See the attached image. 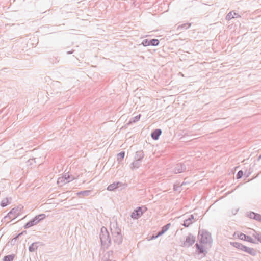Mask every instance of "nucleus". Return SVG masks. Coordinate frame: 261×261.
I'll list each match as a JSON object with an SVG mask.
<instances>
[{
    "instance_id": "obj_24",
    "label": "nucleus",
    "mask_w": 261,
    "mask_h": 261,
    "mask_svg": "<svg viewBox=\"0 0 261 261\" xmlns=\"http://www.w3.org/2000/svg\"><path fill=\"white\" fill-rule=\"evenodd\" d=\"M191 24L190 23H186L182 24L181 25H179L177 27L178 30H181V29H187L189 28L191 26Z\"/></svg>"
},
{
    "instance_id": "obj_34",
    "label": "nucleus",
    "mask_w": 261,
    "mask_h": 261,
    "mask_svg": "<svg viewBox=\"0 0 261 261\" xmlns=\"http://www.w3.org/2000/svg\"><path fill=\"white\" fill-rule=\"evenodd\" d=\"M23 234V232H21V233H19L18 234H17L15 238H14L12 240V242L13 241H16L17 240V239L20 237L21 236L22 234Z\"/></svg>"
},
{
    "instance_id": "obj_31",
    "label": "nucleus",
    "mask_w": 261,
    "mask_h": 261,
    "mask_svg": "<svg viewBox=\"0 0 261 261\" xmlns=\"http://www.w3.org/2000/svg\"><path fill=\"white\" fill-rule=\"evenodd\" d=\"M255 214L254 212H251L247 214V216L251 219H254Z\"/></svg>"
},
{
    "instance_id": "obj_19",
    "label": "nucleus",
    "mask_w": 261,
    "mask_h": 261,
    "mask_svg": "<svg viewBox=\"0 0 261 261\" xmlns=\"http://www.w3.org/2000/svg\"><path fill=\"white\" fill-rule=\"evenodd\" d=\"M231 245L233 246L234 247L239 249L242 251L243 250L244 248L245 247V245L239 243V242H231Z\"/></svg>"
},
{
    "instance_id": "obj_2",
    "label": "nucleus",
    "mask_w": 261,
    "mask_h": 261,
    "mask_svg": "<svg viewBox=\"0 0 261 261\" xmlns=\"http://www.w3.org/2000/svg\"><path fill=\"white\" fill-rule=\"evenodd\" d=\"M110 229L114 243L117 244H121L122 242L123 237L121 229L117 227V224H113V226L111 225Z\"/></svg>"
},
{
    "instance_id": "obj_23",
    "label": "nucleus",
    "mask_w": 261,
    "mask_h": 261,
    "mask_svg": "<svg viewBox=\"0 0 261 261\" xmlns=\"http://www.w3.org/2000/svg\"><path fill=\"white\" fill-rule=\"evenodd\" d=\"M15 254L5 255L3 259V261H12L15 258Z\"/></svg>"
},
{
    "instance_id": "obj_9",
    "label": "nucleus",
    "mask_w": 261,
    "mask_h": 261,
    "mask_svg": "<svg viewBox=\"0 0 261 261\" xmlns=\"http://www.w3.org/2000/svg\"><path fill=\"white\" fill-rule=\"evenodd\" d=\"M186 169V166L183 163H178L176 165L173 169V172L175 174L184 172Z\"/></svg>"
},
{
    "instance_id": "obj_33",
    "label": "nucleus",
    "mask_w": 261,
    "mask_h": 261,
    "mask_svg": "<svg viewBox=\"0 0 261 261\" xmlns=\"http://www.w3.org/2000/svg\"><path fill=\"white\" fill-rule=\"evenodd\" d=\"M253 236L254 237V238L255 239H256L257 240V241H258V239H259V238H260L261 237V234L259 233H257L256 232L255 234H253Z\"/></svg>"
},
{
    "instance_id": "obj_7",
    "label": "nucleus",
    "mask_w": 261,
    "mask_h": 261,
    "mask_svg": "<svg viewBox=\"0 0 261 261\" xmlns=\"http://www.w3.org/2000/svg\"><path fill=\"white\" fill-rule=\"evenodd\" d=\"M143 211L142 207H138L131 214V217L134 219H138L144 213Z\"/></svg>"
},
{
    "instance_id": "obj_25",
    "label": "nucleus",
    "mask_w": 261,
    "mask_h": 261,
    "mask_svg": "<svg viewBox=\"0 0 261 261\" xmlns=\"http://www.w3.org/2000/svg\"><path fill=\"white\" fill-rule=\"evenodd\" d=\"M37 242L33 243L29 247V251L30 252H34L36 249H37L38 246L37 245Z\"/></svg>"
},
{
    "instance_id": "obj_39",
    "label": "nucleus",
    "mask_w": 261,
    "mask_h": 261,
    "mask_svg": "<svg viewBox=\"0 0 261 261\" xmlns=\"http://www.w3.org/2000/svg\"><path fill=\"white\" fill-rule=\"evenodd\" d=\"M73 51H68V52H67V54H72V53H73Z\"/></svg>"
},
{
    "instance_id": "obj_37",
    "label": "nucleus",
    "mask_w": 261,
    "mask_h": 261,
    "mask_svg": "<svg viewBox=\"0 0 261 261\" xmlns=\"http://www.w3.org/2000/svg\"><path fill=\"white\" fill-rule=\"evenodd\" d=\"M239 209H236L234 211H232V213L233 215H235L238 211Z\"/></svg>"
},
{
    "instance_id": "obj_4",
    "label": "nucleus",
    "mask_w": 261,
    "mask_h": 261,
    "mask_svg": "<svg viewBox=\"0 0 261 261\" xmlns=\"http://www.w3.org/2000/svg\"><path fill=\"white\" fill-rule=\"evenodd\" d=\"M46 216L44 214H41L36 216L28 222L24 227L25 229H28L34 225L37 224L41 220H43L45 218Z\"/></svg>"
},
{
    "instance_id": "obj_17",
    "label": "nucleus",
    "mask_w": 261,
    "mask_h": 261,
    "mask_svg": "<svg viewBox=\"0 0 261 261\" xmlns=\"http://www.w3.org/2000/svg\"><path fill=\"white\" fill-rule=\"evenodd\" d=\"M63 177L64 178V183L69 182L75 179V178L73 176L70 175L68 174V173H65Z\"/></svg>"
},
{
    "instance_id": "obj_13",
    "label": "nucleus",
    "mask_w": 261,
    "mask_h": 261,
    "mask_svg": "<svg viewBox=\"0 0 261 261\" xmlns=\"http://www.w3.org/2000/svg\"><path fill=\"white\" fill-rule=\"evenodd\" d=\"M162 134V130L160 129H155L154 130L151 134V138L154 140H156L159 139L160 136Z\"/></svg>"
},
{
    "instance_id": "obj_22",
    "label": "nucleus",
    "mask_w": 261,
    "mask_h": 261,
    "mask_svg": "<svg viewBox=\"0 0 261 261\" xmlns=\"http://www.w3.org/2000/svg\"><path fill=\"white\" fill-rule=\"evenodd\" d=\"M170 226V223H168L165 225H164L162 228V230L158 232L159 233V235L162 236L163 234L165 232H166L169 228Z\"/></svg>"
},
{
    "instance_id": "obj_14",
    "label": "nucleus",
    "mask_w": 261,
    "mask_h": 261,
    "mask_svg": "<svg viewBox=\"0 0 261 261\" xmlns=\"http://www.w3.org/2000/svg\"><path fill=\"white\" fill-rule=\"evenodd\" d=\"M243 251L249 254L250 255H251L252 256H255L257 254V251L255 249L252 248H249L246 246L244 248V249Z\"/></svg>"
},
{
    "instance_id": "obj_11",
    "label": "nucleus",
    "mask_w": 261,
    "mask_h": 261,
    "mask_svg": "<svg viewBox=\"0 0 261 261\" xmlns=\"http://www.w3.org/2000/svg\"><path fill=\"white\" fill-rule=\"evenodd\" d=\"M238 237L241 240L246 241L250 243H255L254 240L250 236L246 235L243 233H240L238 235Z\"/></svg>"
},
{
    "instance_id": "obj_35",
    "label": "nucleus",
    "mask_w": 261,
    "mask_h": 261,
    "mask_svg": "<svg viewBox=\"0 0 261 261\" xmlns=\"http://www.w3.org/2000/svg\"><path fill=\"white\" fill-rule=\"evenodd\" d=\"M161 235H159V233L158 232L156 233V234L154 235L153 234L151 237V240H153V239H156L157 238H158L159 237H160Z\"/></svg>"
},
{
    "instance_id": "obj_27",
    "label": "nucleus",
    "mask_w": 261,
    "mask_h": 261,
    "mask_svg": "<svg viewBox=\"0 0 261 261\" xmlns=\"http://www.w3.org/2000/svg\"><path fill=\"white\" fill-rule=\"evenodd\" d=\"M115 186L117 189L120 188V189L122 190L123 188H124L126 186V185L121 182H115Z\"/></svg>"
},
{
    "instance_id": "obj_16",
    "label": "nucleus",
    "mask_w": 261,
    "mask_h": 261,
    "mask_svg": "<svg viewBox=\"0 0 261 261\" xmlns=\"http://www.w3.org/2000/svg\"><path fill=\"white\" fill-rule=\"evenodd\" d=\"M240 16L238 14L233 12H230L226 16V19L230 20L234 18L240 17Z\"/></svg>"
},
{
    "instance_id": "obj_6",
    "label": "nucleus",
    "mask_w": 261,
    "mask_h": 261,
    "mask_svg": "<svg viewBox=\"0 0 261 261\" xmlns=\"http://www.w3.org/2000/svg\"><path fill=\"white\" fill-rule=\"evenodd\" d=\"M160 41L158 39H152L150 40L146 39L142 41V44L144 46H157L159 44Z\"/></svg>"
},
{
    "instance_id": "obj_3",
    "label": "nucleus",
    "mask_w": 261,
    "mask_h": 261,
    "mask_svg": "<svg viewBox=\"0 0 261 261\" xmlns=\"http://www.w3.org/2000/svg\"><path fill=\"white\" fill-rule=\"evenodd\" d=\"M198 238L202 244H211L212 242L211 233L204 229L199 230Z\"/></svg>"
},
{
    "instance_id": "obj_26",
    "label": "nucleus",
    "mask_w": 261,
    "mask_h": 261,
    "mask_svg": "<svg viewBox=\"0 0 261 261\" xmlns=\"http://www.w3.org/2000/svg\"><path fill=\"white\" fill-rule=\"evenodd\" d=\"M125 155V152L124 151H121L117 155V161L120 162H121L124 157Z\"/></svg>"
},
{
    "instance_id": "obj_8",
    "label": "nucleus",
    "mask_w": 261,
    "mask_h": 261,
    "mask_svg": "<svg viewBox=\"0 0 261 261\" xmlns=\"http://www.w3.org/2000/svg\"><path fill=\"white\" fill-rule=\"evenodd\" d=\"M23 208V206H22L21 205H19L16 207H14L13 208H12L8 214V215L9 216V215H14V218H13V219L15 218H16L17 217H18L22 210Z\"/></svg>"
},
{
    "instance_id": "obj_12",
    "label": "nucleus",
    "mask_w": 261,
    "mask_h": 261,
    "mask_svg": "<svg viewBox=\"0 0 261 261\" xmlns=\"http://www.w3.org/2000/svg\"><path fill=\"white\" fill-rule=\"evenodd\" d=\"M194 220V217L193 215H190L188 218L185 220L184 221V223L182 225L186 227H189L191 224L193 223Z\"/></svg>"
},
{
    "instance_id": "obj_21",
    "label": "nucleus",
    "mask_w": 261,
    "mask_h": 261,
    "mask_svg": "<svg viewBox=\"0 0 261 261\" xmlns=\"http://www.w3.org/2000/svg\"><path fill=\"white\" fill-rule=\"evenodd\" d=\"M91 193V190H85L83 191H80L77 193V195L79 196H80L81 195H82L83 197H85L89 196Z\"/></svg>"
},
{
    "instance_id": "obj_28",
    "label": "nucleus",
    "mask_w": 261,
    "mask_h": 261,
    "mask_svg": "<svg viewBox=\"0 0 261 261\" xmlns=\"http://www.w3.org/2000/svg\"><path fill=\"white\" fill-rule=\"evenodd\" d=\"M117 188L115 186V182H113V183L110 184V185L108 186V187L107 188V189L108 191H114Z\"/></svg>"
},
{
    "instance_id": "obj_5",
    "label": "nucleus",
    "mask_w": 261,
    "mask_h": 261,
    "mask_svg": "<svg viewBox=\"0 0 261 261\" xmlns=\"http://www.w3.org/2000/svg\"><path fill=\"white\" fill-rule=\"evenodd\" d=\"M196 238L192 234L190 233L186 237V240L184 241L182 246L189 247L192 246L195 242Z\"/></svg>"
},
{
    "instance_id": "obj_38",
    "label": "nucleus",
    "mask_w": 261,
    "mask_h": 261,
    "mask_svg": "<svg viewBox=\"0 0 261 261\" xmlns=\"http://www.w3.org/2000/svg\"><path fill=\"white\" fill-rule=\"evenodd\" d=\"M14 215H9L8 216V215L5 217V218H7V217H9L10 219V218H12V217Z\"/></svg>"
},
{
    "instance_id": "obj_15",
    "label": "nucleus",
    "mask_w": 261,
    "mask_h": 261,
    "mask_svg": "<svg viewBox=\"0 0 261 261\" xmlns=\"http://www.w3.org/2000/svg\"><path fill=\"white\" fill-rule=\"evenodd\" d=\"M144 156V152L142 150L137 151L136 152L134 159L138 161H142V160Z\"/></svg>"
},
{
    "instance_id": "obj_10",
    "label": "nucleus",
    "mask_w": 261,
    "mask_h": 261,
    "mask_svg": "<svg viewBox=\"0 0 261 261\" xmlns=\"http://www.w3.org/2000/svg\"><path fill=\"white\" fill-rule=\"evenodd\" d=\"M195 246L196 249V252L198 254H203V256H205L207 254V251L204 249L202 245H199L198 243H196L195 245Z\"/></svg>"
},
{
    "instance_id": "obj_42",
    "label": "nucleus",
    "mask_w": 261,
    "mask_h": 261,
    "mask_svg": "<svg viewBox=\"0 0 261 261\" xmlns=\"http://www.w3.org/2000/svg\"><path fill=\"white\" fill-rule=\"evenodd\" d=\"M174 190H177V189L175 187H174Z\"/></svg>"
},
{
    "instance_id": "obj_29",
    "label": "nucleus",
    "mask_w": 261,
    "mask_h": 261,
    "mask_svg": "<svg viewBox=\"0 0 261 261\" xmlns=\"http://www.w3.org/2000/svg\"><path fill=\"white\" fill-rule=\"evenodd\" d=\"M9 204V200L7 198L3 200L1 203V206L2 207H5Z\"/></svg>"
},
{
    "instance_id": "obj_30",
    "label": "nucleus",
    "mask_w": 261,
    "mask_h": 261,
    "mask_svg": "<svg viewBox=\"0 0 261 261\" xmlns=\"http://www.w3.org/2000/svg\"><path fill=\"white\" fill-rule=\"evenodd\" d=\"M243 175V172L242 170H240L236 175L237 179H239L242 178Z\"/></svg>"
},
{
    "instance_id": "obj_32",
    "label": "nucleus",
    "mask_w": 261,
    "mask_h": 261,
    "mask_svg": "<svg viewBox=\"0 0 261 261\" xmlns=\"http://www.w3.org/2000/svg\"><path fill=\"white\" fill-rule=\"evenodd\" d=\"M254 220L258 221L259 222H261V215L256 213L255 215Z\"/></svg>"
},
{
    "instance_id": "obj_18",
    "label": "nucleus",
    "mask_w": 261,
    "mask_h": 261,
    "mask_svg": "<svg viewBox=\"0 0 261 261\" xmlns=\"http://www.w3.org/2000/svg\"><path fill=\"white\" fill-rule=\"evenodd\" d=\"M141 161L135 160V161L131 164L130 168L132 170L138 169L141 165Z\"/></svg>"
},
{
    "instance_id": "obj_1",
    "label": "nucleus",
    "mask_w": 261,
    "mask_h": 261,
    "mask_svg": "<svg viewBox=\"0 0 261 261\" xmlns=\"http://www.w3.org/2000/svg\"><path fill=\"white\" fill-rule=\"evenodd\" d=\"M99 238L101 246L103 248H108L111 244V240L107 229L103 226L101 228Z\"/></svg>"
},
{
    "instance_id": "obj_41",
    "label": "nucleus",
    "mask_w": 261,
    "mask_h": 261,
    "mask_svg": "<svg viewBox=\"0 0 261 261\" xmlns=\"http://www.w3.org/2000/svg\"><path fill=\"white\" fill-rule=\"evenodd\" d=\"M258 241L261 243V237L259 238Z\"/></svg>"
},
{
    "instance_id": "obj_20",
    "label": "nucleus",
    "mask_w": 261,
    "mask_h": 261,
    "mask_svg": "<svg viewBox=\"0 0 261 261\" xmlns=\"http://www.w3.org/2000/svg\"><path fill=\"white\" fill-rule=\"evenodd\" d=\"M141 117V114L138 115L136 116L135 117H134L133 118H131L129 122L127 123V125H129L132 123H135L139 120L140 118Z\"/></svg>"
},
{
    "instance_id": "obj_40",
    "label": "nucleus",
    "mask_w": 261,
    "mask_h": 261,
    "mask_svg": "<svg viewBox=\"0 0 261 261\" xmlns=\"http://www.w3.org/2000/svg\"><path fill=\"white\" fill-rule=\"evenodd\" d=\"M261 160V154L259 155V156H258V160Z\"/></svg>"
},
{
    "instance_id": "obj_36",
    "label": "nucleus",
    "mask_w": 261,
    "mask_h": 261,
    "mask_svg": "<svg viewBox=\"0 0 261 261\" xmlns=\"http://www.w3.org/2000/svg\"><path fill=\"white\" fill-rule=\"evenodd\" d=\"M64 179V178L63 177L59 178L58 180V183L59 184L60 182H63Z\"/></svg>"
}]
</instances>
